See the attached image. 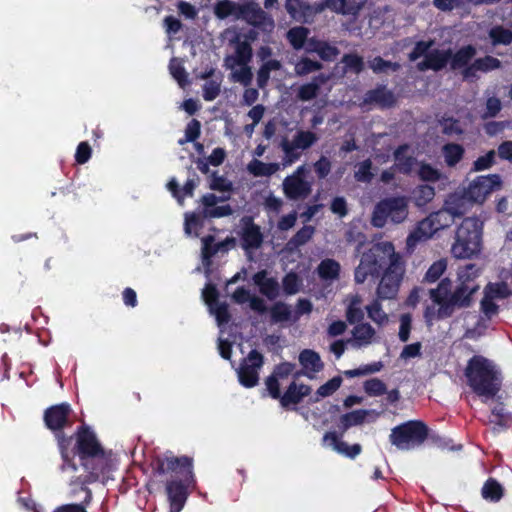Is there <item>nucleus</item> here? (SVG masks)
I'll return each instance as SVG.
<instances>
[{
	"mask_svg": "<svg viewBox=\"0 0 512 512\" xmlns=\"http://www.w3.org/2000/svg\"><path fill=\"white\" fill-rule=\"evenodd\" d=\"M252 280L259 292L269 300H275L280 294V286L276 278L268 277L267 270L256 272Z\"/></svg>",
	"mask_w": 512,
	"mask_h": 512,
	"instance_id": "5701e85b",
	"label": "nucleus"
},
{
	"mask_svg": "<svg viewBox=\"0 0 512 512\" xmlns=\"http://www.w3.org/2000/svg\"><path fill=\"white\" fill-rule=\"evenodd\" d=\"M464 375L477 396L494 398L501 389L499 371L492 361L481 355H474L468 360Z\"/></svg>",
	"mask_w": 512,
	"mask_h": 512,
	"instance_id": "7ed1b4c3",
	"label": "nucleus"
},
{
	"mask_svg": "<svg viewBox=\"0 0 512 512\" xmlns=\"http://www.w3.org/2000/svg\"><path fill=\"white\" fill-rule=\"evenodd\" d=\"M270 320L272 323H283L291 320V306L285 302L277 301L269 309Z\"/></svg>",
	"mask_w": 512,
	"mask_h": 512,
	"instance_id": "4c0bfd02",
	"label": "nucleus"
},
{
	"mask_svg": "<svg viewBox=\"0 0 512 512\" xmlns=\"http://www.w3.org/2000/svg\"><path fill=\"white\" fill-rule=\"evenodd\" d=\"M354 345L361 347L371 343L375 329L369 323H359L352 330Z\"/></svg>",
	"mask_w": 512,
	"mask_h": 512,
	"instance_id": "72a5a7b5",
	"label": "nucleus"
},
{
	"mask_svg": "<svg viewBox=\"0 0 512 512\" xmlns=\"http://www.w3.org/2000/svg\"><path fill=\"white\" fill-rule=\"evenodd\" d=\"M317 272L323 280H334L339 277L340 264L334 259H324L318 265Z\"/></svg>",
	"mask_w": 512,
	"mask_h": 512,
	"instance_id": "37998d69",
	"label": "nucleus"
},
{
	"mask_svg": "<svg viewBox=\"0 0 512 512\" xmlns=\"http://www.w3.org/2000/svg\"><path fill=\"white\" fill-rule=\"evenodd\" d=\"M439 125L442 127V133L447 136L461 135L463 129L459 124V120L453 117H442L438 120Z\"/></svg>",
	"mask_w": 512,
	"mask_h": 512,
	"instance_id": "13d9d810",
	"label": "nucleus"
},
{
	"mask_svg": "<svg viewBox=\"0 0 512 512\" xmlns=\"http://www.w3.org/2000/svg\"><path fill=\"white\" fill-rule=\"evenodd\" d=\"M281 68L279 60L271 59L265 61L257 72V84L260 88H264L270 79L271 71H277Z\"/></svg>",
	"mask_w": 512,
	"mask_h": 512,
	"instance_id": "49530a36",
	"label": "nucleus"
},
{
	"mask_svg": "<svg viewBox=\"0 0 512 512\" xmlns=\"http://www.w3.org/2000/svg\"><path fill=\"white\" fill-rule=\"evenodd\" d=\"M502 187V180L498 174L477 176L465 191V196L472 202L483 203L487 196Z\"/></svg>",
	"mask_w": 512,
	"mask_h": 512,
	"instance_id": "9b49d317",
	"label": "nucleus"
},
{
	"mask_svg": "<svg viewBox=\"0 0 512 512\" xmlns=\"http://www.w3.org/2000/svg\"><path fill=\"white\" fill-rule=\"evenodd\" d=\"M445 163L449 167L456 166L464 157L465 149L457 143H447L442 147Z\"/></svg>",
	"mask_w": 512,
	"mask_h": 512,
	"instance_id": "f704fd0d",
	"label": "nucleus"
},
{
	"mask_svg": "<svg viewBox=\"0 0 512 512\" xmlns=\"http://www.w3.org/2000/svg\"><path fill=\"white\" fill-rule=\"evenodd\" d=\"M231 43L235 45V55L225 58L226 66L233 69L236 65L249 64L253 56L251 44L247 40L241 41L239 35H236Z\"/></svg>",
	"mask_w": 512,
	"mask_h": 512,
	"instance_id": "a211bd4d",
	"label": "nucleus"
},
{
	"mask_svg": "<svg viewBox=\"0 0 512 512\" xmlns=\"http://www.w3.org/2000/svg\"><path fill=\"white\" fill-rule=\"evenodd\" d=\"M264 364L263 355L256 349L251 350L243 360L238 371L239 382L246 388H252L258 384V370Z\"/></svg>",
	"mask_w": 512,
	"mask_h": 512,
	"instance_id": "f8f14e48",
	"label": "nucleus"
},
{
	"mask_svg": "<svg viewBox=\"0 0 512 512\" xmlns=\"http://www.w3.org/2000/svg\"><path fill=\"white\" fill-rule=\"evenodd\" d=\"M432 302L438 305L427 306L424 310V319L427 325H432L434 320H442L452 317L456 309H464L466 303L461 298V292L451 293V279L442 278L436 288L429 290Z\"/></svg>",
	"mask_w": 512,
	"mask_h": 512,
	"instance_id": "20e7f679",
	"label": "nucleus"
},
{
	"mask_svg": "<svg viewBox=\"0 0 512 512\" xmlns=\"http://www.w3.org/2000/svg\"><path fill=\"white\" fill-rule=\"evenodd\" d=\"M489 37L494 46L510 45L512 43V31L501 25L492 27L489 30Z\"/></svg>",
	"mask_w": 512,
	"mask_h": 512,
	"instance_id": "09e8293b",
	"label": "nucleus"
},
{
	"mask_svg": "<svg viewBox=\"0 0 512 512\" xmlns=\"http://www.w3.org/2000/svg\"><path fill=\"white\" fill-rule=\"evenodd\" d=\"M239 19H244L248 24L263 31H271L274 28L273 19L255 3L242 4Z\"/></svg>",
	"mask_w": 512,
	"mask_h": 512,
	"instance_id": "2eb2a0df",
	"label": "nucleus"
},
{
	"mask_svg": "<svg viewBox=\"0 0 512 512\" xmlns=\"http://www.w3.org/2000/svg\"><path fill=\"white\" fill-rule=\"evenodd\" d=\"M476 53V47L471 44L462 46L455 53L451 51V57L449 60L450 69H465L471 64V61L475 57Z\"/></svg>",
	"mask_w": 512,
	"mask_h": 512,
	"instance_id": "cd10ccee",
	"label": "nucleus"
},
{
	"mask_svg": "<svg viewBox=\"0 0 512 512\" xmlns=\"http://www.w3.org/2000/svg\"><path fill=\"white\" fill-rule=\"evenodd\" d=\"M230 198L227 196H217L213 193H207L200 199L202 204V211H204V217L221 218L230 216L233 214V209L229 204L216 206L218 202L227 201Z\"/></svg>",
	"mask_w": 512,
	"mask_h": 512,
	"instance_id": "dca6fc26",
	"label": "nucleus"
},
{
	"mask_svg": "<svg viewBox=\"0 0 512 512\" xmlns=\"http://www.w3.org/2000/svg\"><path fill=\"white\" fill-rule=\"evenodd\" d=\"M447 269V262L445 259L435 261L425 273L423 283H435L438 281Z\"/></svg>",
	"mask_w": 512,
	"mask_h": 512,
	"instance_id": "603ef678",
	"label": "nucleus"
},
{
	"mask_svg": "<svg viewBox=\"0 0 512 512\" xmlns=\"http://www.w3.org/2000/svg\"><path fill=\"white\" fill-rule=\"evenodd\" d=\"M196 186H197V181L195 179H188L185 182L183 188H180V186L175 178H172L167 183L168 190L171 192L173 197L176 198L180 204H183L184 199L186 197L193 196Z\"/></svg>",
	"mask_w": 512,
	"mask_h": 512,
	"instance_id": "7c9ffc66",
	"label": "nucleus"
},
{
	"mask_svg": "<svg viewBox=\"0 0 512 512\" xmlns=\"http://www.w3.org/2000/svg\"><path fill=\"white\" fill-rule=\"evenodd\" d=\"M155 475L169 477V479H187L194 481V459L190 456H175L167 451L153 458L151 463Z\"/></svg>",
	"mask_w": 512,
	"mask_h": 512,
	"instance_id": "423d86ee",
	"label": "nucleus"
},
{
	"mask_svg": "<svg viewBox=\"0 0 512 512\" xmlns=\"http://www.w3.org/2000/svg\"><path fill=\"white\" fill-rule=\"evenodd\" d=\"M206 219H211V217H204V211L202 210L186 213L184 223L186 233H191L192 229H201Z\"/></svg>",
	"mask_w": 512,
	"mask_h": 512,
	"instance_id": "5fc2aeb1",
	"label": "nucleus"
},
{
	"mask_svg": "<svg viewBox=\"0 0 512 512\" xmlns=\"http://www.w3.org/2000/svg\"><path fill=\"white\" fill-rule=\"evenodd\" d=\"M409 213V198L404 195L381 199L374 206L371 223L376 228H383L388 220L394 224L404 222Z\"/></svg>",
	"mask_w": 512,
	"mask_h": 512,
	"instance_id": "0eeeda50",
	"label": "nucleus"
},
{
	"mask_svg": "<svg viewBox=\"0 0 512 512\" xmlns=\"http://www.w3.org/2000/svg\"><path fill=\"white\" fill-rule=\"evenodd\" d=\"M242 4L235 3L231 0H221L215 5V15L219 19H226L229 16H234L239 19V14Z\"/></svg>",
	"mask_w": 512,
	"mask_h": 512,
	"instance_id": "a19ab883",
	"label": "nucleus"
},
{
	"mask_svg": "<svg viewBox=\"0 0 512 512\" xmlns=\"http://www.w3.org/2000/svg\"><path fill=\"white\" fill-rule=\"evenodd\" d=\"M419 177L423 181L437 182L441 178V173L428 163H422L418 171Z\"/></svg>",
	"mask_w": 512,
	"mask_h": 512,
	"instance_id": "774afa93",
	"label": "nucleus"
},
{
	"mask_svg": "<svg viewBox=\"0 0 512 512\" xmlns=\"http://www.w3.org/2000/svg\"><path fill=\"white\" fill-rule=\"evenodd\" d=\"M318 140L317 135L312 131H298L293 137V145L298 147L301 151L309 149Z\"/></svg>",
	"mask_w": 512,
	"mask_h": 512,
	"instance_id": "3c124183",
	"label": "nucleus"
},
{
	"mask_svg": "<svg viewBox=\"0 0 512 512\" xmlns=\"http://www.w3.org/2000/svg\"><path fill=\"white\" fill-rule=\"evenodd\" d=\"M311 393V387L306 384H297L292 381L287 390L280 397V404L283 408H288L290 405L299 404L304 397H307Z\"/></svg>",
	"mask_w": 512,
	"mask_h": 512,
	"instance_id": "b1692460",
	"label": "nucleus"
},
{
	"mask_svg": "<svg viewBox=\"0 0 512 512\" xmlns=\"http://www.w3.org/2000/svg\"><path fill=\"white\" fill-rule=\"evenodd\" d=\"M368 414L369 411L364 409H358L343 414L339 419V428L341 429L340 436L350 427L362 424Z\"/></svg>",
	"mask_w": 512,
	"mask_h": 512,
	"instance_id": "473e14b6",
	"label": "nucleus"
},
{
	"mask_svg": "<svg viewBox=\"0 0 512 512\" xmlns=\"http://www.w3.org/2000/svg\"><path fill=\"white\" fill-rule=\"evenodd\" d=\"M374 177L372 172V161L370 159H366L362 161L357 170L354 172V178L358 182L362 183H370Z\"/></svg>",
	"mask_w": 512,
	"mask_h": 512,
	"instance_id": "bf43d9fd",
	"label": "nucleus"
},
{
	"mask_svg": "<svg viewBox=\"0 0 512 512\" xmlns=\"http://www.w3.org/2000/svg\"><path fill=\"white\" fill-rule=\"evenodd\" d=\"M412 197L417 207H424L435 197V189L428 184L418 185L412 191Z\"/></svg>",
	"mask_w": 512,
	"mask_h": 512,
	"instance_id": "79ce46f5",
	"label": "nucleus"
},
{
	"mask_svg": "<svg viewBox=\"0 0 512 512\" xmlns=\"http://www.w3.org/2000/svg\"><path fill=\"white\" fill-rule=\"evenodd\" d=\"M71 412V406L66 402L48 407L43 415L45 426L54 433L62 431L69 425Z\"/></svg>",
	"mask_w": 512,
	"mask_h": 512,
	"instance_id": "4468645a",
	"label": "nucleus"
},
{
	"mask_svg": "<svg viewBox=\"0 0 512 512\" xmlns=\"http://www.w3.org/2000/svg\"><path fill=\"white\" fill-rule=\"evenodd\" d=\"M380 299L374 300L370 305L366 307L368 317L375 323L382 324L387 320V315L383 311Z\"/></svg>",
	"mask_w": 512,
	"mask_h": 512,
	"instance_id": "69168bd1",
	"label": "nucleus"
},
{
	"mask_svg": "<svg viewBox=\"0 0 512 512\" xmlns=\"http://www.w3.org/2000/svg\"><path fill=\"white\" fill-rule=\"evenodd\" d=\"M322 69V64L318 61L312 60L308 57H303L295 65V72L297 75L304 76L311 72Z\"/></svg>",
	"mask_w": 512,
	"mask_h": 512,
	"instance_id": "052dcab7",
	"label": "nucleus"
},
{
	"mask_svg": "<svg viewBox=\"0 0 512 512\" xmlns=\"http://www.w3.org/2000/svg\"><path fill=\"white\" fill-rule=\"evenodd\" d=\"M280 169L278 163H264L254 159L248 164V171L255 177H269Z\"/></svg>",
	"mask_w": 512,
	"mask_h": 512,
	"instance_id": "58836bf2",
	"label": "nucleus"
},
{
	"mask_svg": "<svg viewBox=\"0 0 512 512\" xmlns=\"http://www.w3.org/2000/svg\"><path fill=\"white\" fill-rule=\"evenodd\" d=\"M367 0H325V6L341 15L356 16Z\"/></svg>",
	"mask_w": 512,
	"mask_h": 512,
	"instance_id": "393cba45",
	"label": "nucleus"
},
{
	"mask_svg": "<svg viewBox=\"0 0 512 512\" xmlns=\"http://www.w3.org/2000/svg\"><path fill=\"white\" fill-rule=\"evenodd\" d=\"M324 81L325 77L323 75L316 76L312 82L300 86L297 97L301 101H310L314 99L318 95L320 85L324 83Z\"/></svg>",
	"mask_w": 512,
	"mask_h": 512,
	"instance_id": "c9c22d12",
	"label": "nucleus"
},
{
	"mask_svg": "<svg viewBox=\"0 0 512 512\" xmlns=\"http://www.w3.org/2000/svg\"><path fill=\"white\" fill-rule=\"evenodd\" d=\"M505 495V488L503 485L493 477H489L481 488V496L484 500L497 503Z\"/></svg>",
	"mask_w": 512,
	"mask_h": 512,
	"instance_id": "c756f323",
	"label": "nucleus"
},
{
	"mask_svg": "<svg viewBox=\"0 0 512 512\" xmlns=\"http://www.w3.org/2000/svg\"><path fill=\"white\" fill-rule=\"evenodd\" d=\"M340 437L341 436L337 435L336 432H326L323 436V440H330L331 445L336 452L350 459H354L361 453L362 446L360 444L356 443L353 445H348L346 442L342 441Z\"/></svg>",
	"mask_w": 512,
	"mask_h": 512,
	"instance_id": "bb28decb",
	"label": "nucleus"
},
{
	"mask_svg": "<svg viewBox=\"0 0 512 512\" xmlns=\"http://www.w3.org/2000/svg\"><path fill=\"white\" fill-rule=\"evenodd\" d=\"M383 271L376 294L380 300L396 297L405 273L401 256L395 252L391 242L373 244L361 256L360 263L354 272L357 284H363L368 277L378 278Z\"/></svg>",
	"mask_w": 512,
	"mask_h": 512,
	"instance_id": "f257e3e1",
	"label": "nucleus"
},
{
	"mask_svg": "<svg viewBox=\"0 0 512 512\" xmlns=\"http://www.w3.org/2000/svg\"><path fill=\"white\" fill-rule=\"evenodd\" d=\"M501 67V61L493 56L486 55L475 59L468 67L461 71L464 80H470L477 76V72L487 73Z\"/></svg>",
	"mask_w": 512,
	"mask_h": 512,
	"instance_id": "412c9836",
	"label": "nucleus"
},
{
	"mask_svg": "<svg viewBox=\"0 0 512 512\" xmlns=\"http://www.w3.org/2000/svg\"><path fill=\"white\" fill-rule=\"evenodd\" d=\"M197 481L187 479H167L165 493L169 504V512H181L188 500L190 489L196 487Z\"/></svg>",
	"mask_w": 512,
	"mask_h": 512,
	"instance_id": "9d476101",
	"label": "nucleus"
},
{
	"mask_svg": "<svg viewBox=\"0 0 512 512\" xmlns=\"http://www.w3.org/2000/svg\"><path fill=\"white\" fill-rule=\"evenodd\" d=\"M201 134V123L197 119H192L185 128V138L180 139L178 143L180 145L186 142H195Z\"/></svg>",
	"mask_w": 512,
	"mask_h": 512,
	"instance_id": "0e129e2a",
	"label": "nucleus"
},
{
	"mask_svg": "<svg viewBox=\"0 0 512 512\" xmlns=\"http://www.w3.org/2000/svg\"><path fill=\"white\" fill-rule=\"evenodd\" d=\"M285 9L291 18L302 21L310 11V6L303 0H286Z\"/></svg>",
	"mask_w": 512,
	"mask_h": 512,
	"instance_id": "c03bdc74",
	"label": "nucleus"
},
{
	"mask_svg": "<svg viewBox=\"0 0 512 512\" xmlns=\"http://www.w3.org/2000/svg\"><path fill=\"white\" fill-rule=\"evenodd\" d=\"M314 231L315 229L312 226H303L288 240V250L293 251L306 244L312 238Z\"/></svg>",
	"mask_w": 512,
	"mask_h": 512,
	"instance_id": "a18cd8bd",
	"label": "nucleus"
},
{
	"mask_svg": "<svg viewBox=\"0 0 512 512\" xmlns=\"http://www.w3.org/2000/svg\"><path fill=\"white\" fill-rule=\"evenodd\" d=\"M283 291L286 295H294L299 292L301 287V279L298 274L291 271L282 279Z\"/></svg>",
	"mask_w": 512,
	"mask_h": 512,
	"instance_id": "6e6d98bb",
	"label": "nucleus"
},
{
	"mask_svg": "<svg viewBox=\"0 0 512 512\" xmlns=\"http://www.w3.org/2000/svg\"><path fill=\"white\" fill-rule=\"evenodd\" d=\"M363 102L364 104H376L382 109L392 108L396 105L397 98L385 85H378L365 93Z\"/></svg>",
	"mask_w": 512,
	"mask_h": 512,
	"instance_id": "aec40b11",
	"label": "nucleus"
},
{
	"mask_svg": "<svg viewBox=\"0 0 512 512\" xmlns=\"http://www.w3.org/2000/svg\"><path fill=\"white\" fill-rule=\"evenodd\" d=\"M482 222L477 217H466L458 226L451 253L458 259H471L481 251Z\"/></svg>",
	"mask_w": 512,
	"mask_h": 512,
	"instance_id": "39448f33",
	"label": "nucleus"
},
{
	"mask_svg": "<svg viewBox=\"0 0 512 512\" xmlns=\"http://www.w3.org/2000/svg\"><path fill=\"white\" fill-rule=\"evenodd\" d=\"M55 437L57 440V446L59 453L61 455L62 459V465L60 467L61 471L71 470L73 472H76L78 470V466L74 461V457L72 454V441L74 438L73 436H67L63 430L60 432H55Z\"/></svg>",
	"mask_w": 512,
	"mask_h": 512,
	"instance_id": "6ab92c4d",
	"label": "nucleus"
},
{
	"mask_svg": "<svg viewBox=\"0 0 512 512\" xmlns=\"http://www.w3.org/2000/svg\"><path fill=\"white\" fill-rule=\"evenodd\" d=\"M439 229L435 225L432 217L429 215L425 219L421 220L415 229V231L409 236V239L415 238L416 240L428 239L432 237Z\"/></svg>",
	"mask_w": 512,
	"mask_h": 512,
	"instance_id": "e433bc0d",
	"label": "nucleus"
},
{
	"mask_svg": "<svg viewBox=\"0 0 512 512\" xmlns=\"http://www.w3.org/2000/svg\"><path fill=\"white\" fill-rule=\"evenodd\" d=\"M408 150V145L403 144L397 147L394 152L396 161V168L403 174H409L414 165L415 159L412 156H406L405 152Z\"/></svg>",
	"mask_w": 512,
	"mask_h": 512,
	"instance_id": "ea45409f",
	"label": "nucleus"
},
{
	"mask_svg": "<svg viewBox=\"0 0 512 512\" xmlns=\"http://www.w3.org/2000/svg\"><path fill=\"white\" fill-rule=\"evenodd\" d=\"M74 439L72 454L78 457L85 471V475L78 476L75 482L80 486L95 482L106 483L115 469L112 451L104 449L96 433L86 424L77 427Z\"/></svg>",
	"mask_w": 512,
	"mask_h": 512,
	"instance_id": "f03ea898",
	"label": "nucleus"
},
{
	"mask_svg": "<svg viewBox=\"0 0 512 512\" xmlns=\"http://www.w3.org/2000/svg\"><path fill=\"white\" fill-rule=\"evenodd\" d=\"M480 271L481 269L476 264H466L458 269V283L454 288L451 281V293L461 292V298L466 303L464 308H469L473 304V295L479 290L476 279L480 275Z\"/></svg>",
	"mask_w": 512,
	"mask_h": 512,
	"instance_id": "1a4fd4ad",
	"label": "nucleus"
},
{
	"mask_svg": "<svg viewBox=\"0 0 512 512\" xmlns=\"http://www.w3.org/2000/svg\"><path fill=\"white\" fill-rule=\"evenodd\" d=\"M429 436L428 426L421 420H409L392 428L389 440L399 450L422 445Z\"/></svg>",
	"mask_w": 512,
	"mask_h": 512,
	"instance_id": "6e6552de",
	"label": "nucleus"
},
{
	"mask_svg": "<svg viewBox=\"0 0 512 512\" xmlns=\"http://www.w3.org/2000/svg\"><path fill=\"white\" fill-rule=\"evenodd\" d=\"M489 423L494 425V431H505L512 426V412L505 408L504 403L499 402L491 409Z\"/></svg>",
	"mask_w": 512,
	"mask_h": 512,
	"instance_id": "a878e982",
	"label": "nucleus"
},
{
	"mask_svg": "<svg viewBox=\"0 0 512 512\" xmlns=\"http://www.w3.org/2000/svg\"><path fill=\"white\" fill-rule=\"evenodd\" d=\"M433 44H434L433 40H429V41L420 40V41L416 42L414 48L408 55L409 60L416 61L417 59H419L422 56H424V58H426V55L430 53L429 49L433 46Z\"/></svg>",
	"mask_w": 512,
	"mask_h": 512,
	"instance_id": "338daca9",
	"label": "nucleus"
},
{
	"mask_svg": "<svg viewBox=\"0 0 512 512\" xmlns=\"http://www.w3.org/2000/svg\"><path fill=\"white\" fill-rule=\"evenodd\" d=\"M309 30L306 27H293L287 32V39L296 50L302 49L307 41Z\"/></svg>",
	"mask_w": 512,
	"mask_h": 512,
	"instance_id": "8fccbe9b",
	"label": "nucleus"
},
{
	"mask_svg": "<svg viewBox=\"0 0 512 512\" xmlns=\"http://www.w3.org/2000/svg\"><path fill=\"white\" fill-rule=\"evenodd\" d=\"M299 362L303 369L318 373L323 369V362L320 355L311 349H304L299 354Z\"/></svg>",
	"mask_w": 512,
	"mask_h": 512,
	"instance_id": "2f4dec72",
	"label": "nucleus"
},
{
	"mask_svg": "<svg viewBox=\"0 0 512 512\" xmlns=\"http://www.w3.org/2000/svg\"><path fill=\"white\" fill-rule=\"evenodd\" d=\"M364 391L368 396L377 397L387 392L386 384L379 378H371L364 382Z\"/></svg>",
	"mask_w": 512,
	"mask_h": 512,
	"instance_id": "4d7b16f0",
	"label": "nucleus"
},
{
	"mask_svg": "<svg viewBox=\"0 0 512 512\" xmlns=\"http://www.w3.org/2000/svg\"><path fill=\"white\" fill-rule=\"evenodd\" d=\"M241 231L239 232L241 247L245 251L257 250L264 242V235L259 225L251 216H244L240 220Z\"/></svg>",
	"mask_w": 512,
	"mask_h": 512,
	"instance_id": "ddd939ff",
	"label": "nucleus"
},
{
	"mask_svg": "<svg viewBox=\"0 0 512 512\" xmlns=\"http://www.w3.org/2000/svg\"><path fill=\"white\" fill-rule=\"evenodd\" d=\"M369 67L373 70L374 73L379 74L386 71L387 69L397 71L400 68V64L397 62L385 60L380 56H376L369 62Z\"/></svg>",
	"mask_w": 512,
	"mask_h": 512,
	"instance_id": "e2e57ef3",
	"label": "nucleus"
},
{
	"mask_svg": "<svg viewBox=\"0 0 512 512\" xmlns=\"http://www.w3.org/2000/svg\"><path fill=\"white\" fill-rule=\"evenodd\" d=\"M451 57V49L440 50L434 49L426 55L423 61L417 64L419 71L433 70L435 72L441 71L446 67Z\"/></svg>",
	"mask_w": 512,
	"mask_h": 512,
	"instance_id": "4be33fe9",
	"label": "nucleus"
},
{
	"mask_svg": "<svg viewBox=\"0 0 512 512\" xmlns=\"http://www.w3.org/2000/svg\"><path fill=\"white\" fill-rule=\"evenodd\" d=\"M209 188L218 192H231L233 184L226 177L218 175L216 171L211 173Z\"/></svg>",
	"mask_w": 512,
	"mask_h": 512,
	"instance_id": "680f3d73",
	"label": "nucleus"
},
{
	"mask_svg": "<svg viewBox=\"0 0 512 512\" xmlns=\"http://www.w3.org/2000/svg\"><path fill=\"white\" fill-rule=\"evenodd\" d=\"M282 186L284 195L289 200H304L312 192L311 183L297 177H285Z\"/></svg>",
	"mask_w": 512,
	"mask_h": 512,
	"instance_id": "f3484780",
	"label": "nucleus"
},
{
	"mask_svg": "<svg viewBox=\"0 0 512 512\" xmlns=\"http://www.w3.org/2000/svg\"><path fill=\"white\" fill-rule=\"evenodd\" d=\"M279 147L281 148V150L284 153V157H283V165L284 166L291 165L300 159V157H301V151H299L300 149L298 147L294 146L293 142L289 141L286 137H284L281 140Z\"/></svg>",
	"mask_w": 512,
	"mask_h": 512,
	"instance_id": "de8ad7c7",
	"label": "nucleus"
},
{
	"mask_svg": "<svg viewBox=\"0 0 512 512\" xmlns=\"http://www.w3.org/2000/svg\"><path fill=\"white\" fill-rule=\"evenodd\" d=\"M462 211L456 207L445 206L444 208L430 214L439 230L451 226L456 217L462 215Z\"/></svg>",
	"mask_w": 512,
	"mask_h": 512,
	"instance_id": "c85d7f7f",
	"label": "nucleus"
},
{
	"mask_svg": "<svg viewBox=\"0 0 512 512\" xmlns=\"http://www.w3.org/2000/svg\"><path fill=\"white\" fill-rule=\"evenodd\" d=\"M169 71L180 87L183 88L188 84V74L180 60L172 58L169 64Z\"/></svg>",
	"mask_w": 512,
	"mask_h": 512,
	"instance_id": "864d4df0",
	"label": "nucleus"
}]
</instances>
